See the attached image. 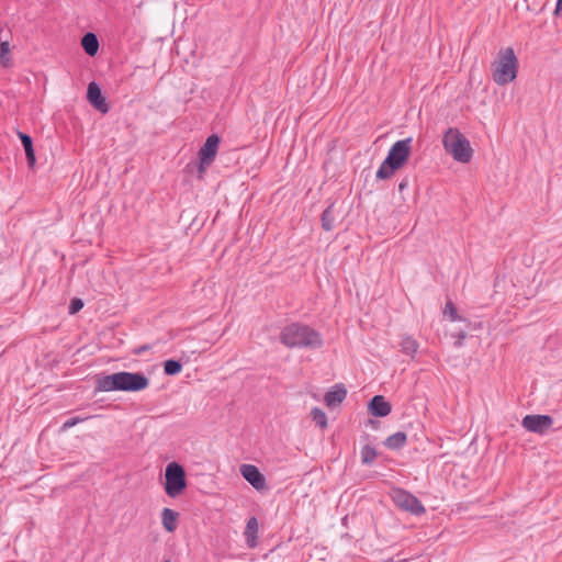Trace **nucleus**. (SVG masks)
I'll return each instance as SVG.
<instances>
[{"mask_svg": "<svg viewBox=\"0 0 562 562\" xmlns=\"http://www.w3.org/2000/svg\"><path fill=\"white\" fill-rule=\"evenodd\" d=\"M18 136L21 139V143H22L24 148H26L29 145L33 146V140H32V137L30 135L19 131L18 132Z\"/></svg>", "mask_w": 562, "mask_h": 562, "instance_id": "obj_30", "label": "nucleus"}, {"mask_svg": "<svg viewBox=\"0 0 562 562\" xmlns=\"http://www.w3.org/2000/svg\"><path fill=\"white\" fill-rule=\"evenodd\" d=\"M447 313L449 314L451 321L459 319L457 308L451 301H448L446 303L445 314H447Z\"/></svg>", "mask_w": 562, "mask_h": 562, "instance_id": "obj_27", "label": "nucleus"}, {"mask_svg": "<svg viewBox=\"0 0 562 562\" xmlns=\"http://www.w3.org/2000/svg\"><path fill=\"white\" fill-rule=\"evenodd\" d=\"M213 162L210 161V160H206V159H203V158H199V162L195 164V162H190L187 165V169L189 172H195L196 173V178L202 180L204 178V175L207 170V168L212 165Z\"/></svg>", "mask_w": 562, "mask_h": 562, "instance_id": "obj_19", "label": "nucleus"}, {"mask_svg": "<svg viewBox=\"0 0 562 562\" xmlns=\"http://www.w3.org/2000/svg\"><path fill=\"white\" fill-rule=\"evenodd\" d=\"M220 143L221 138L217 134L210 135L206 138L204 145L199 150V158H203L213 162L215 160Z\"/></svg>", "mask_w": 562, "mask_h": 562, "instance_id": "obj_11", "label": "nucleus"}, {"mask_svg": "<svg viewBox=\"0 0 562 562\" xmlns=\"http://www.w3.org/2000/svg\"><path fill=\"white\" fill-rule=\"evenodd\" d=\"M322 228L326 232L331 231L335 227V210L334 204L328 205L322 214Z\"/></svg>", "mask_w": 562, "mask_h": 562, "instance_id": "obj_20", "label": "nucleus"}, {"mask_svg": "<svg viewBox=\"0 0 562 562\" xmlns=\"http://www.w3.org/2000/svg\"><path fill=\"white\" fill-rule=\"evenodd\" d=\"M347 396V390L342 384H336L333 389L326 392L324 401L327 406H335L340 404Z\"/></svg>", "mask_w": 562, "mask_h": 562, "instance_id": "obj_13", "label": "nucleus"}, {"mask_svg": "<svg viewBox=\"0 0 562 562\" xmlns=\"http://www.w3.org/2000/svg\"><path fill=\"white\" fill-rule=\"evenodd\" d=\"M165 479V492L169 497L175 498L187 488L184 468L176 461L167 464Z\"/></svg>", "mask_w": 562, "mask_h": 562, "instance_id": "obj_5", "label": "nucleus"}, {"mask_svg": "<svg viewBox=\"0 0 562 562\" xmlns=\"http://www.w3.org/2000/svg\"><path fill=\"white\" fill-rule=\"evenodd\" d=\"M408 186H409L408 178L407 177L403 178L398 184V191L402 193L405 189L408 188Z\"/></svg>", "mask_w": 562, "mask_h": 562, "instance_id": "obj_31", "label": "nucleus"}, {"mask_svg": "<svg viewBox=\"0 0 562 562\" xmlns=\"http://www.w3.org/2000/svg\"><path fill=\"white\" fill-rule=\"evenodd\" d=\"M81 46L89 56H94L99 50V40L94 33L88 32L81 38Z\"/></svg>", "mask_w": 562, "mask_h": 562, "instance_id": "obj_15", "label": "nucleus"}, {"mask_svg": "<svg viewBox=\"0 0 562 562\" xmlns=\"http://www.w3.org/2000/svg\"><path fill=\"white\" fill-rule=\"evenodd\" d=\"M521 425L528 431L542 435L551 428L553 418L549 415H526Z\"/></svg>", "mask_w": 562, "mask_h": 562, "instance_id": "obj_8", "label": "nucleus"}, {"mask_svg": "<svg viewBox=\"0 0 562 562\" xmlns=\"http://www.w3.org/2000/svg\"><path fill=\"white\" fill-rule=\"evenodd\" d=\"M83 307V302L81 299L75 297L70 301L69 304V314H76Z\"/></svg>", "mask_w": 562, "mask_h": 562, "instance_id": "obj_26", "label": "nucleus"}, {"mask_svg": "<svg viewBox=\"0 0 562 562\" xmlns=\"http://www.w3.org/2000/svg\"><path fill=\"white\" fill-rule=\"evenodd\" d=\"M557 10H562V0H558L557 2Z\"/></svg>", "mask_w": 562, "mask_h": 562, "instance_id": "obj_34", "label": "nucleus"}, {"mask_svg": "<svg viewBox=\"0 0 562 562\" xmlns=\"http://www.w3.org/2000/svg\"><path fill=\"white\" fill-rule=\"evenodd\" d=\"M412 142L413 139L411 137L395 142L391 146L386 158L400 167H403L409 158Z\"/></svg>", "mask_w": 562, "mask_h": 562, "instance_id": "obj_7", "label": "nucleus"}, {"mask_svg": "<svg viewBox=\"0 0 562 562\" xmlns=\"http://www.w3.org/2000/svg\"><path fill=\"white\" fill-rule=\"evenodd\" d=\"M5 34H3V30H0V41H4Z\"/></svg>", "mask_w": 562, "mask_h": 562, "instance_id": "obj_35", "label": "nucleus"}, {"mask_svg": "<svg viewBox=\"0 0 562 562\" xmlns=\"http://www.w3.org/2000/svg\"><path fill=\"white\" fill-rule=\"evenodd\" d=\"M165 562H171L170 560H166Z\"/></svg>", "mask_w": 562, "mask_h": 562, "instance_id": "obj_36", "label": "nucleus"}, {"mask_svg": "<svg viewBox=\"0 0 562 562\" xmlns=\"http://www.w3.org/2000/svg\"><path fill=\"white\" fill-rule=\"evenodd\" d=\"M149 348H150V347H149L148 345H143V346H140V347H138V348H136V349L134 350V353H135V355H142L143 352H145V351L149 350Z\"/></svg>", "mask_w": 562, "mask_h": 562, "instance_id": "obj_32", "label": "nucleus"}, {"mask_svg": "<svg viewBox=\"0 0 562 562\" xmlns=\"http://www.w3.org/2000/svg\"><path fill=\"white\" fill-rule=\"evenodd\" d=\"M24 150H25L29 167H33L36 161L33 146L29 145L26 148H24Z\"/></svg>", "mask_w": 562, "mask_h": 562, "instance_id": "obj_28", "label": "nucleus"}, {"mask_svg": "<svg viewBox=\"0 0 562 562\" xmlns=\"http://www.w3.org/2000/svg\"><path fill=\"white\" fill-rule=\"evenodd\" d=\"M391 498L400 509L412 515L420 516L426 513V508L422 502L404 488H393L391 492Z\"/></svg>", "mask_w": 562, "mask_h": 562, "instance_id": "obj_6", "label": "nucleus"}, {"mask_svg": "<svg viewBox=\"0 0 562 562\" xmlns=\"http://www.w3.org/2000/svg\"><path fill=\"white\" fill-rule=\"evenodd\" d=\"M417 349H418V342L414 338L407 336L402 339V341H401L402 352L413 356L417 351Z\"/></svg>", "mask_w": 562, "mask_h": 562, "instance_id": "obj_22", "label": "nucleus"}, {"mask_svg": "<svg viewBox=\"0 0 562 562\" xmlns=\"http://www.w3.org/2000/svg\"><path fill=\"white\" fill-rule=\"evenodd\" d=\"M149 386L143 372L120 371L95 376V392H140Z\"/></svg>", "mask_w": 562, "mask_h": 562, "instance_id": "obj_1", "label": "nucleus"}, {"mask_svg": "<svg viewBox=\"0 0 562 562\" xmlns=\"http://www.w3.org/2000/svg\"><path fill=\"white\" fill-rule=\"evenodd\" d=\"M493 80L498 86H505L517 77L518 59L512 47L501 49L497 58L492 64Z\"/></svg>", "mask_w": 562, "mask_h": 562, "instance_id": "obj_3", "label": "nucleus"}, {"mask_svg": "<svg viewBox=\"0 0 562 562\" xmlns=\"http://www.w3.org/2000/svg\"><path fill=\"white\" fill-rule=\"evenodd\" d=\"M402 167H400L398 165H396L393 161H391L387 158H385L382 161L380 168L378 169L375 177H376L378 180L390 179Z\"/></svg>", "mask_w": 562, "mask_h": 562, "instance_id": "obj_14", "label": "nucleus"}, {"mask_svg": "<svg viewBox=\"0 0 562 562\" xmlns=\"http://www.w3.org/2000/svg\"><path fill=\"white\" fill-rule=\"evenodd\" d=\"M0 64L4 68L12 66V57L10 55V43L5 37L4 41L0 42Z\"/></svg>", "mask_w": 562, "mask_h": 562, "instance_id": "obj_21", "label": "nucleus"}, {"mask_svg": "<svg viewBox=\"0 0 562 562\" xmlns=\"http://www.w3.org/2000/svg\"><path fill=\"white\" fill-rule=\"evenodd\" d=\"M384 562H406V559H402V560H394L393 558L389 559V560H385Z\"/></svg>", "mask_w": 562, "mask_h": 562, "instance_id": "obj_33", "label": "nucleus"}, {"mask_svg": "<svg viewBox=\"0 0 562 562\" xmlns=\"http://www.w3.org/2000/svg\"><path fill=\"white\" fill-rule=\"evenodd\" d=\"M82 420H83V418H80L78 416L69 418V419H67L64 423L61 429L63 430H67V429L71 428V427L76 426L77 424L81 423Z\"/></svg>", "mask_w": 562, "mask_h": 562, "instance_id": "obj_29", "label": "nucleus"}, {"mask_svg": "<svg viewBox=\"0 0 562 562\" xmlns=\"http://www.w3.org/2000/svg\"><path fill=\"white\" fill-rule=\"evenodd\" d=\"M407 440V436L404 431H397L391 436H389L385 441L384 446L391 450L401 449L405 446Z\"/></svg>", "mask_w": 562, "mask_h": 562, "instance_id": "obj_17", "label": "nucleus"}, {"mask_svg": "<svg viewBox=\"0 0 562 562\" xmlns=\"http://www.w3.org/2000/svg\"><path fill=\"white\" fill-rule=\"evenodd\" d=\"M257 532H258V520L256 517H250L247 521L246 529H245V537L247 540V544L250 548H254L256 546Z\"/></svg>", "mask_w": 562, "mask_h": 562, "instance_id": "obj_18", "label": "nucleus"}, {"mask_svg": "<svg viewBox=\"0 0 562 562\" xmlns=\"http://www.w3.org/2000/svg\"><path fill=\"white\" fill-rule=\"evenodd\" d=\"M280 341L288 348H319L323 345V338L318 331L300 323L283 327Z\"/></svg>", "mask_w": 562, "mask_h": 562, "instance_id": "obj_2", "label": "nucleus"}, {"mask_svg": "<svg viewBox=\"0 0 562 562\" xmlns=\"http://www.w3.org/2000/svg\"><path fill=\"white\" fill-rule=\"evenodd\" d=\"M360 454H361V462L363 464L369 465V464L373 463V461L375 460L376 450L373 447L366 445L362 447Z\"/></svg>", "mask_w": 562, "mask_h": 562, "instance_id": "obj_25", "label": "nucleus"}, {"mask_svg": "<svg viewBox=\"0 0 562 562\" xmlns=\"http://www.w3.org/2000/svg\"><path fill=\"white\" fill-rule=\"evenodd\" d=\"M313 422L322 429L327 427V416L325 412L318 407H314L311 411Z\"/></svg>", "mask_w": 562, "mask_h": 562, "instance_id": "obj_24", "label": "nucleus"}, {"mask_svg": "<svg viewBox=\"0 0 562 562\" xmlns=\"http://www.w3.org/2000/svg\"><path fill=\"white\" fill-rule=\"evenodd\" d=\"M240 473L243 477L257 491L261 492L269 490L265 475L256 465L243 464L240 467Z\"/></svg>", "mask_w": 562, "mask_h": 562, "instance_id": "obj_9", "label": "nucleus"}, {"mask_svg": "<svg viewBox=\"0 0 562 562\" xmlns=\"http://www.w3.org/2000/svg\"><path fill=\"white\" fill-rule=\"evenodd\" d=\"M178 516H179V514L177 512H175L173 509H170V508L162 509L161 521H162L164 528L167 531H169V532L175 531V529L177 528Z\"/></svg>", "mask_w": 562, "mask_h": 562, "instance_id": "obj_16", "label": "nucleus"}, {"mask_svg": "<svg viewBox=\"0 0 562 562\" xmlns=\"http://www.w3.org/2000/svg\"><path fill=\"white\" fill-rule=\"evenodd\" d=\"M368 408L370 414L375 417H385L392 411L391 404L382 395L373 396L369 402Z\"/></svg>", "mask_w": 562, "mask_h": 562, "instance_id": "obj_12", "label": "nucleus"}, {"mask_svg": "<svg viewBox=\"0 0 562 562\" xmlns=\"http://www.w3.org/2000/svg\"><path fill=\"white\" fill-rule=\"evenodd\" d=\"M182 370V364L178 360L169 359L164 362V372L167 375H177Z\"/></svg>", "mask_w": 562, "mask_h": 562, "instance_id": "obj_23", "label": "nucleus"}, {"mask_svg": "<svg viewBox=\"0 0 562 562\" xmlns=\"http://www.w3.org/2000/svg\"><path fill=\"white\" fill-rule=\"evenodd\" d=\"M445 150L450 154L454 160L468 164L473 156V149L469 139L458 130L449 127L442 137Z\"/></svg>", "mask_w": 562, "mask_h": 562, "instance_id": "obj_4", "label": "nucleus"}, {"mask_svg": "<svg viewBox=\"0 0 562 562\" xmlns=\"http://www.w3.org/2000/svg\"><path fill=\"white\" fill-rule=\"evenodd\" d=\"M87 100L94 109H97L103 114L110 111V105L109 103H106V100L102 94L101 88L94 81L88 85Z\"/></svg>", "mask_w": 562, "mask_h": 562, "instance_id": "obj_10", "label": "nucleus"}]
</instances>
